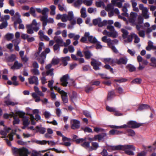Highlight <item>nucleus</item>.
<instances>
[{"label": "nucleus", "instance_id": "obj_1", "mask_svg": "<svg viewBox=\"0 0 156 156\" xmlns=\"http://www.w3.org/2000/svg\"><path fill=\"white\" fill-rule=\"evenodd\" d=\"M109 149L113 150H122L124 151L126 154L131 156L134 155V153L133 151L136 150V147L133 144H128L125 145H119L115 146H109Z\"/></svg>", "mask_w": 156, "mask_h": 156}, {"label": "nucleus", "instance_id": "obj_2", "mask_svg": "<svg viewBox=\"0 0 156 156\" xmlns=\"http://www.w3.org/2000/svg\"><path fill=\"white\" fill-rule=\"evenodd\" d=\"M40 23H37L36 20L34 19L32 23L30 24L27 25L26 26L27 30V32L29 34L34 33V31L37 32L39 29Z\"/></svg>", "mask_w": 156, "mask_h": 156}, {"label": "nucleus", "instance_id": "obj_3", "mask_svg": "<svg viewBox=\"0 0 156 156\" xmlns=\"http://www.w3.org/2000/svg\"><path fill=\"white\" fill-rule=\"evenodd\" d=\"M69 20L73 24H76V19L74 16L73 14L72 11L69 12L68 14H63L61 19L62 22H66L67 20Z\"/></svg>", "mask_w": 156, "mask_h": 156}, {"label": "nucleus", "instance_id": "obj_4", "mask_svg": "<svg viewBox=\"0 0 156 156\" xmlns=\"http://www.w3.org/2000/svg\"><path fill=\"white\" fill-rule=\"evenodd\" d=\"M107 28L110 31H108L105 30L103 32L104 35H107L109 37H112L114 38L117 37L118 36V32L115 30L114 27L111 25H108Z\"/></svg>", "mask_w": 156, "mask_h": 156}, {"label": "nucleus", "instance_id": "obj_5", "mask_svg": "<svg viewBox=\"0 0 156 156\" xmlns=\"http://www.w3.org/2000/svg\"><path fill=\"white\" fill-rule=\"evenodd\" d=\"M83 3L89 6L92 5V1L90 0H76L74 2L73 5L75 7L79 8Z\"/></svg>", "mask_w": 156, "mask_h": 156}, {"label": "nucleus", "instance_id": "obj_6", "mask_svg": "<svg viewBox=\"0 0 156 156\" xmlns=\"http://www.w3.org/2000/svg\"><path fill=\"white\" fill-rule=\"evenodd\" d=\"M50 51V50L49 48H46L40 55L39 56V57L37 58V59L41 64H44V59L46 58V54L49 53Z\"/></svg>", "mask_w": 156, "mask_h": 156}, {"label": "nucleus", "instance_id": "obj_7", "mask_svg": "<svg viewBox=\"0 0 156 156\" xmlns=\"http://www.w3.org/2000/svg\"><path fill=\"white\" fill-rule=\"evenodd\" d=\"M139 7L140 9L142 11V15L145 19H147L149 17V14L148 9L144 6L142 4H140Z\"/></svg>", "mask_w": 156, "mask_h": 156}, {"label": "nucleus", "instance_id": "obj_8", "mask_svg": "<svg viewBox=\"0 0 156 156\" xmlns=\"http://www.w3.org/2000/svg\"><path fill=\"white\" fill-rule=\"evenodd\" d=\"M138 15L136 13L131 12L130 14L129 17V23H131L132 26L136 25L135 21Z\"/></svg>", "mask_w": 156, "mask_h": 156}, {"label": "nucleus", "instance_id": "obj_9", "mask_svg": "<svg viewBox=\"0 0 156 156\" xmlns=\"http://www.w3.org/2000/svg\"><path fill=\"white\" fill-rule=\"evenodd\" d=\"M105 130L102 128L98 127V132H103L102 133L98 134V141H104L107 135L105 132Z\"/></svg>", "mask_w": 156, "mask_h": 156}, {"label": "nucleus", "instance_id": "obj_10", "mask_svg": "<svg viewBox=\"0 0 156 156\" xmlns=\"http://www.w3.org/2000/svg\"><path fill=\"white\" fill-rule=\"evenodd\" d=\"M71 128L73 129H78L80 127V122L77 120L72 119L71 120Z\"/></svg>", "mask_w": 156, "mask_h": 156}, {"label": "nucleus", "instance_id": "obj_11", "mask_svg": "<svg viewBox=\"0 0 156 156\" xmlns=\"http://www.w3.org/2000/svg\"><path fill=\"white\" fill-rule=\"evenodd\" d=\"M127 127L132 128H136L139 127L142 125L140 123H139L134 121H130L127 123Z\"/></svg>", "mask_w": 156, "mask_h": 156}, {"label": "nucleus", "instance_id": "obj_12", "mask_svg": "<svg viewBox=\"0 0 156 156\" xmlns=\"http://www.w3.org/2000/svg\"><path fill=\"white\" fill-rule=\"evenodd\" d=\"M128 61V59L127 57H121L119 59H115V63L118 65H126Z\"/></svg>", "mask_w": 156, "mask_h": 156}, {"label": "nucleus", "instance_id": "obj_13", "mask_svg": "<svg viewBox=\"0 0 156 156\" xmlns=\"http://www.w3.org/2000/svg\"><path fill=\"white\" fill-rule=\"evenodd\" d=\"M69 78L68 74H66L63 76L60 79L61 85L64 87L67 86L68 83L67 81Z\"/></svg>", "mask_w": 156, "mask_h": 156}, {"label": "nucleus", "instance_id": "obj_14", "mask_svg": "<svg viewBox=\"0 0 156 156\" xmlns=\"http://www.w3.org/2000/svg\"><path fill=\"white\" fill-rule=\"evenodd\" d=\"M29 83L30 84H35L36 85L38 84V80L37 77L35 76H31L28 79Z\"/></svg>", "mask_w": 156, "mask_h": 156}, {"label": "nucleus", "instance_id": "obj_15", "mask_svg": "<svg viewBox=\"0 0 156 156\" xmlns=\"http://www.w3.org/2000/svg\"><path fill=\"white\" fill-rule=\"evenodd\" d=\"M62 140L63 142L62 144L66 146H70L71 145L70 143L71 139L70 138H68L66 136H63Z\"/></svg>", "mask_w": 156, "mask_h": 156}, {"label": "nucleus", "instance_id": "obj_16", "mask_svg": "<svg viewBox=\"0 0 156 156\" xmlns=\"http://www.w3.org/2000/svg\"><path fill=\"white\" fill-rule=\"evenodd\" d=\"M23 66L22 63H19L18 61L16 60L15 62L14 65L11 67V68L13 69H20Z\"/></svg>", "mask_w": 156, "mask_h": 156}, {"label": "nucleus", "instance_id": "obj_17", "mask_svg": "<svg viewBox=\"0 0 156 156\" xmlns=\"http://www.w3.org/2000/svg\"><path fill=\"white\" fill-rule=\"evenodd\" d=\"M38 34L39 35L40 39L42 40L44 39L45 41H48L50 40V38L47 36L45 35L44 32L41 30H40L38 32Z\"/></svg>", "mask_w": 156, "mask_h": 156}, {"label": "nucleus", "instance_id": "obj_18", "mask_svg": "<svg viewBox=\"0 0 156 156\" xmlns=\"http://www.w3.org/2000/svg\"><path fill=\"white\" fill-rule=\"evenodd\" d=\"M44 44L43 42H40L39 44L38 51L35 54V56L36 58L39 57V54L41 51L42 50V49L44 48Z\"/></svg>", "mask_w": 156, "mask_h": 156}, {"label": "nucleus", "instance_id": "obj_19", "mask_svg": "<svg viewBox=\"0 0 156 156\" xmlns=\"http://www.w3.org/2000/svg\"><path fill=\"white\" fill-rule=\"evenodd\" d=\"M103 61L105 64L108 63L112 66L115 63V59H113L111 58H105L103 59Z\"/></svg>", "mask_w": 156, "mask_h": 156}, {"label": "nucleus", "instance_id": "obj_20", "mask_svg": "<svg viewBox=\"0 0 156 156\" xmlns=\"http://www.w3.org/2000/svg\"><path fill=\"white\" fill-rule=\"evenodd\" d=\"M60 94H61L63 101L65 103H67L68 102V99L67 95V93L62 90L60 92Z\"/></svg>", "mask_w": 156, "mask_h": 156}, {"label": "nucleus", "instance_id": "obj_21", "mask_svg": "<svg viewBox=\"0 0 156 156\" xmlns=\"http://www.w3.org/2000/svg\"><path fill=\"white\" fill-rule=\"evenodd\" d=\"M54 39L55 41L57 44L60 45L61 46H63V45L64 42L63 39L61 37H55Z\"/></svg>", "mask_w": 156, "mask_h": 156}, {"label": "nucleus", "instance_id": "obj_22", "mask_svg": "<svg viewBox=\"0 0 156 156\" xmlns=\"http://www.w3.org/2000/svg\"><path fill=\"white\" fill-rule=\"evenodd\" d=\"M133 10L134 11L138 12L139 10L138 7L136 6L137 5V3L136 0H131L130 1Z\"/></svg>", "mask_w": 156, "mask_h": 156}, {"label": "nucleus", "instance_id": "obj_23", "mask_svg": "<svg viewBox=\"0 0 156 156\" xmlns=\"http://www.w3.org/2000/svg\"><path fill=\"white\" fill-rule=\"evenodd\" d=\"M16 58V57L15 55L12 54L6 58V60L7 62H12L14 61Z\"/></svg>", "mask_w": 156, "mask_h": 156}, {"label": "nucleus", "instance_id": "obj_24", "mask_svg": "<svg viewBox=\"0 0 156 156\" xmlns=\"http://www.w3.org/2000/svg\"><path fill=\"white\" fill-rule=\"evenodd\" d=\"M12 20L14 21V25H16L17 23H20L22 22V20L20 17H17L16 16H14L12 17Z\"/></svg>", "mask_w": 156, "mask_h": 156}, {"label": "nucleus", "instance_id": "obj_25", "mask_svg": "<svg viewBox=\"0 0 156 156\" xmlns=\"http://www.w3.org/2000/svg\"><path fill=\"white\" fill-rule=\"evenodd\" d=\"M124 2V0H116L115 3L113 4L115 5V6L121 8L122 6V3Z\"/></svg>", "mask_w": 156, "mask_h": 156}, {"label": "nucleus", "instance_id": "obj_26", "mask_svg": "<svg viewBox=\"0 0 156 156\" xmlns=\"http://www.w3.org/2000/svg\"><path fill=\"white\" fill-rule=\"evenodd\" d=\"M114 6L115 5L111 2V3L108 4L106 7L105 6V9L107 11L113 10Z\"/></svg>", "mask_w": 156, "mask_h": 156}, {"label": "nucleus", "instance_id": "obj_27", "mask_svg": "<svg viewBox=\"0 0 156 156\" xmlns=\"http://www.w3.org/2000/svg\"><path fill=\"white\" fill-rule=\"evenodd\" d=\"M92 60L91 62V65L93 67V68L95 70H97L98 69V62L93 58H92Z\"/></svg>", "mask_w": 156, "mask_h": 156}, {"label": "nucleus", "instance_id": "obj_28", "mask_svg": "<svg viewBox=\"0 0 156 156\" xmlns=\"http://www.w3.org/2000/svg\"><path fill=\"white\" fill-rule=\"evenodd\" d=\"M23 124L24 126H28L30 124V121L28 117H24L23 119Z\"/></svg>", "mask_w": 156, "mask_h": 156}, {"label": "nucleus", "instance_id": "obj_29", "mask_svg": "<svg viewBox=\"0 0 156 156\" xmlns=\"http://www.w3.org/2000/svg\"><path fill=\"white\" fill-rule=\"evenodd\" d=\"M132 36L134 39V43L137 44L140 42V38L136 34L132 33Z\"/></svg>", "mask_w": 156, "mask_h": 156}, {"label": "nucleus", "instance_id": "obj_30", "mask_svg": "<svg viewBox=\"0 0 156 156\" xmlns=\"http://www.w3.org/2000/svg\"><path fill=\"white\" fill-rule=\"evenodd\" d=\"M47 17L44 16L43 17H41V20L42 22L43 30H44L45 29V27L47 24L46 21Z\"/></svg>", "mask_w": 156, "mask_h": 156}, {"label": "nucleus", "instance_id": "obj_31", "mask_svg": "<svg viewBox=\"0 0 156 156\" xmlns=\"http://www.w3.org/2000/svg\"><path fill=\"white\" fill-rule=\"evenodd\" d=\"M90 35V33L89 32H86L85 33L84 37H82L80 41L82 42H85L87 40V39H88V37Z\"/></svg>", "mask_w": 156, "mask_h": 156}, {"label": "nucleus", "instance_id": "obj_32", "mask_svg": "<svg viewBox=\"0 0 156 156\" xmlns=\"http://www.w3.org/2000/svg\"><path fill=\"white\" fill-rule=\"evenodd\" d=\"M62 61L64 66H66L68 64L67 62L70 60V58L69 56H67L62 58Z\"/></svg>", "mask_w": 156, "mask_h": 156}, {"label": "nucleus", "instance_id": "obj_33", "mask_svg": "<svg viewBox=\"0 0 156 156\" xmlns=\"http://www.w3.org/2000/svg\"><path fill=\"white\" fill-rule=\"evenodd\" d=\"M149 107V106L146 104H142L140 105L138 107V108L136 110V111H141L145 109L148 108Z\"/></svg>", "mask_w": 156, "mask_h": 156}, {"label": "nucleus", "instance_id": "obj_34", "mask_svg": "<svg viewBox=\"0 0 156 156\" xmlns=\"http://www.w3.org/2000/svg\"><path fill=\"white\" fill-rule=\"evenodd\" d=\"M10 18V16L9 15H5L0 16V21L1 22L7 21Z\"/></svg>", "mask_w": 156, "mask_h": 156}, {"label": "nucleus", "instance_id": "obj_35", "mask_svg": "<svg viewBox=\"0 0 156 156\" xmlns=\"http://www.w3.org/2000/svg\"><path fill=\"white\" fill-rule=\"evenodd\" d=\"M110 127L112 128L120 129L123 128H125L127 127V126L126 124L119 126L114 125H111L110 126Z\"/></svg>", "mask_w": 156, "mask_h": 156}, {"label": "nucleus", "instance_id": "obj_36", "mask_svg": "<svg viewBox=\"0 0 156 156\" xmlns=\"http://www.w3.org/2000/svg\"><path fill=\"white\" fill-rule=\"evenodd\" d=\"M88 40L90 42L93 43H95L97 42V39L95 37L90 35L88 36Z\"/></svg>", "mask_w": 156, "mask_h": 156}, {"label": "nucleus", "instance_id": "obj_37", "mask_svg": "<svg viewBox=\"0 0 156 156\" xmlns=\"http://www.w3.org/2000/svg\"><path fill=\"white\" fill-rule=\"evenodd\" d=\"M107 24V21L104 20L103 21H101V20L100 18L98 19V26L102 27L103 26H105Z\"/></svg>", "mask_w": 156, "mask_h": 156}, {"label": "nucleus", "instance_id": "obj_38", "mask_svg": "<svg viewBox=\"0 0 156 156\" xmlns=\"http://www.w3.org/2000/svg\"><path fill=\"white\" fill-rule=\"evenodd\" d=\"M153 42L149 41L148 43V46L146 47V49L147 51H150L151 49H153Z\"/></svg>", "mask_w": 156, "mask_h": 156}, {"label": "nucleus", "instance_id": "obj_39", "mask_svg": "<svg viewBox=\"0 0 156 156\" xmlns=\"http://www.w3.org/2000/svg\"><path fill=\"white\" fill-rule=\"evenodd\" d=\"M4 103L7 105H11L14 106L18 104V103L16 102H14L11 101L10 100H5L4 101Z\"/></svg>", "mask_w": 156, "mask_h": 156}, {"label": "nucleus", "instance_id": "obj_40", "mask_svg": "<svg viewBox=\"0 0 156 156\" xmlns=\"http://www.w3.org/2000/svg\"><path fill=\"white\" fill-rule=\"evenodd\" d=\"M80 13L81 14V16L83 18H85L87 17V14L86 13V9L84 7H82Z\"/></svg>", "mask_w": 156, "mask_h": 156}, {"label": "nucleus", "instance_id": "obj_41", "mask_svg": "<svg viewBox=\"0 0 156 156\" xmlns=\"http://www.w3.org/2000/svg\"><path fill=\"white\" fill-rule=\"evenodd\" d=\"M126 68L129 69L130 72H133L135 70L136 68L133 65L129 64L126 66Z\"/></svg>", "mask_w": 156, "mask_h": 156}, {"label": "nucleus", "instance_id": "obj_42", "mask_svg": "<svg viewBox=\"0 0 156 156\" xmlns=\"http://www.w3.org/2000/svg\"><path fill=\"white\" fill-rule=\"evenodd\" d=\"M156 29V25H154L148 28L146 30V32L147 33H149L152 31L153 30H154Z\"/></svg>", "mask_w": 156, "mask_h": 156}, {"label": "nucleus", "instance_id": "obj_43", "mask_svg": "<svg viewBox=\"0 0 156 156\" xmlns=\"http://www.w3.org/2000/svg\"><path fill=\"white\" fill-rule=\"evenodd\" d=\"M60 46L58 44H55L53 46V49L55 53H58L59 52Z\"/></svg>", "mask_w": 156, "mask_h": 156}, {"label": "nucleus", "instance_id": "obj_44", "mask_svg": "<svg viewBox=\"0 0 156 156\" xmlns=\"http://www.w3.org/2000/svg\"><path fill=\"white\" fill-rule=\"evenodd\" d=\"M47 151V150L42 151H39V152L34 151L32 154L31 156H41V154L40 153L41 152H44Z\"/></svg>", "mask_w": 156, "mask_h": 156}, {"label": "nucleus", "instance_id": "obj_45", "mask_svg": "<svg viewBox=\"0 0 156 156\" xmlns=\"http://www.w3.org/2000/svg\"><path fill=\"white\" fill-rule=\"evenodd\" d=\"M133 37L132 36V34L129 35L127 39H126L124 40V43L126 44L127 43H129L131 42L132 41V39Z\"/></svg>", "mask_w": 156, "mask_h": 156}, {"label": "nucleus", "instance_id": "obj_46", "mask_svg": "<svg viewBox=\"0 0 156 156\" xmlns=\"http://www.w3.org/2000/svg\"><path fill=\"white\" fill-rule=\"evenodd\" d=\"M84 54L85 55V58L87 59L90 58L92 56L90 52L88 50L86 51H84Z\"/></svg>", "mask_w": 156, "mask_h": 156}, {"label": "nucleus", "instance_id": "obj_47", "mask_svg": "<svg viewBox=\"0 0 156 156\" xmlns=\"http://www.w3.org/2000/svg\"><path fill=\"white\" fill-rule=\"evenodd\" d=\"M14 37L13 34L8 33L5 35V37L8 41H10Z\"/></svg>", "mask_w": 156, "mask_h": 156}, {"label": "nucleus", "instance_id": "obj_48", "mask_svg": "<svg viewBox=\"0 0 156 156\" xmlns=\"http://www.w3.org/2000/svg\"><path fill=\"white\" fill-rule=\"evenodd\" d=\"M50 9L51 10L50 14L52 15H54L55 14V10L56 7L54 5H51L50 6Z\"/></svg>", "mask_w": 156, "mask_h": 156}, {"label": "nucleus", "instance_id": "obj_49", "mask_svg": "<svg viewBox=\"0 0 156 156\" xmlns=\"http://www.w3.org/2000/svg\"><path fill=\"white\" fill-rule=\"evenodd\" d=\"M36 143L40 145H45L47 143V141L45 140H37L36 141Z\"/></svg>", "mask_w": 156, "mask_h": 156}, {"label": "nucleus", "instance_id": "obj_50", "mask_svg": "<svg viewBox=\"0 0 156 156\" xmlns=\"http://www.w3.org/2000/svg\"><path fill=\"white\" fill-rule=\"evenodd\" d=\"M121 31L123 33L122 34V37L124 38H126L128 34V31L124 29H121Z\"/></svg>", "mask_w": 156, "mask_h": 156}, {"label": "nucleus", "instance_id": "obj_51", "mask_svg": "<svg viewBox=\"0 0 156 156\" xmlns=\"http://www.w3.org/2000/svg\"><path fill=\"white\" fill-rule=\"evenodd\" d=\"M106 110L110 112H115L116 111V108H115L111 107L108 106H106Z\"/></svg>", "mask_w": 156, "mask_h": 156}, {"label": "nucleus", "instance_id": "obj_52", "mask_svg": "<svg viewBox=\"0 0 156 156\" xmlns=\"http://www.w3.org/2000/svg\"><path fill=\"white\" fill-rule=\"evenodd\" d=\"M48 87L50 88L51 90L52 91L53 89V87H52V86L54 83V81L53 80H51L48 81Z\"/></svg>", "mask_w": 156, "mask_h": 156}, {"label": "nucleus", "instance_id": "obj_53", "mask_svg": "<svg viewBox=\"0 0 156 156\" xmlns=\"http://www.w3.org/2000/svg\"><path fill=\"white\" fill-rule=\"evenodd\" d=\"M58 7L59 10L61 11H66V8L64 5H62L59 4L58 5Z\"/></svg>", "mask_w": 156, "mask_h": 156}, {"label": "nucleus", "instance_id": "obj_54", "mask_svg": "<svg viewBox=\"0 0 156 156\" xmlns=\"http://www.w3.org/2000/svg\"><path fill=\"white\" fill-rule=\"evenodd\" d=\"M8 26L7 21L2 22L0 25V29H2L6 28Z\"/></svg>", "mask_w": 156, "mask_h": 156}, {"label": "nucleus", "instance_id": "obj_55", "mask_svg": "<svg viewBox=\"0 0 156 156\" xmlns=\"http://www.w3.org/2000/svg\"><path fill=\"white\" fill-rule=\"evenodd\" d=\"M115 92L113 91L109 92L108 94V99L110 100L115 95Z\"/></svg>", "mask_w": 156, "mask_h": 156}, {"label": "nucleus", "instance_id": "obj_56", "mask_svg": "<svg viewBox=\"0 0 156 156\" xmlns=\"http://www.w3.org/2000/svg\"><path fill=\"white\" fill-rule=\"evenodd\" d=\"M44 16L46 17H47L46 21H47V23H53V22H54L53 19L52 18H49L48 19V15H45L44 16H42L41 17H43Z\"/></svg>", "mask_w": 156, "mask_h": 156}, {"label": "nucleus", "instance_id": "obj_57", "mask_svg": "<svg viewBox=\"0 0 156 156\" xmlns=\"http://www.w3.org/2000/svg\"><path fill=\"white\" fill-rule=\"evenodd\" d=\"M127 132L128 135L131 136H134L135 135L134 131L132 129H128L127 130Z\"/></svg>", "mask_w": 156, "mask_h": 156}, {"label": "nucleus", "instance_id": "obj_58", "mask_svg": "<svg viewBox=\"0 0 156 156\" xmlns=\"http://www.w3.org/2000/svg\"><path fill=\"white\" fill-rule=\"evenodd\" d=\"M127 80L126 79L122 78H120L119 79H115L114 80L115 81L119 83L125 82Z\"/></svg>", "mask_w": 156, "mask_h": 156}, {"label": "nucleus", "instance_id": "obj_59", "mask_svg": "<svg viewBox=\"0 0 156 156\" xmlns=\"http://www.w3.org/2000/svg\"><path fill=\"white\" fill-rule=\"evenodd\" d=\"M138 34L140 37L144 38L145 36V32L144 30H140L139 31Z\"/></svg>", "mask_w": 156, "mask_h": 156}, {"label": "nucleus", "instance_id": "obj_60", "mask_svg": "<svg viewBox=\"0 0 156 156\" xmlns=\"http://www.w3.org/2000/svg\"><path fill=\"white\" fill-rule=\"evenodd\" d=\"M37 128L38 129L39 132L41 134H44L46 131V129L44 128H40L38 126H37Z\"/></svg>", "mask_w": 156, "mask_h": 156}, {"label": "nucleus", "instance_id": "obj_61", "mask_svg": "<svg viewBox=\"0 0 156 156\" xmlns=\"http://www.w3.org/2000/svg\"><path fill=\"white\" fill-rule=\"evenodd\" d=\"M33 73L36 75H39L40 74V72L37 69H33L31 70Z\"/></svg>", "mask_w": 156, "mask_h": 156}, {"label": "nucleus", "instance_id": "obj_62", "mask_svg": "<svg viewBox=\"0 0 156 156\" xmlns=\"http://www.w3.org/2000/svg\"><path fill=\"white\" fill-rule=\"evenodd\" d=\"M30 14L33 16L35 17L36 15L35 14V10L33 7H31L30 9Z\"/></svg>", "mask_w": 156, "mask_h": 156}, {"label": "nucleus", "instance_id": "obj_63", "mask_svg": "<svg viewBox=\"0 0 156 156\" xmlns=\"http://www.w3.org/2000/svg\"><path fill=\"white\" fill-rule=\"evenodd\" d=\"M53 71V69H47V70L46 71L47 75H50L51 76H53L54 75Z\"/></svg>", "mask_w": 156, "mask_h": 156}, {"label": "nucleus", "instance_id": "obj_64", "mask_svg": "<svg viewBox=\"0 0 156 156\" xmlns=\"http://www.w3.org/2000/svg\"><path fill=\"white\" fill-rule=\"evenodd\" d=\"M44 117L46 119H49L50 118L51 116V115L50 113L48 111H46L44 113Z\"/></svg>", "mask_w": 156, "mask_h": 156}]
</instances>
